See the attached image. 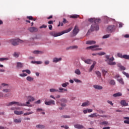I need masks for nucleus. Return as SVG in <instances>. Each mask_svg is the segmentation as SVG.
I'll return each mask as SVG.
<instances>
[{
  "mask_svg": "<svg viewBox=\"0 0 129 129\" xmlns=\"http://www.w3.org/2000/svg\"><path fill=\"white\" fill-rule=\"evenodd\" d=\"M95 24H92L91 26V31L92 32L93 31H98L99 30V26L98 24L101 22L100 19H94V21Z\"/></svg>",
  "mask_w": 129,
  "mask_h": 129,
  "instance_id": "f257e3e1",
  "label": "nucleus"
},
{
  "mask_svg": "<svg viewBox=\"0 0 129 129\" xmlns=\"http://www.w3.org/2000/svg\"><path fill=\"white\" fill-rule=\"evenodd\" d=\"M72 29H73V28L71 27L68 29L66 30L65 32H59V33H56L54 31L51 32L50 33V36H52L53 37H59V36H62V35H63V34H65V33H69V32H70L72 30Z\"/></svg>",
  "mask_w": 129,
  "mask_h": 129,
  "instance_id": "f03ea898",
  "label": "nucleus"
},
{
  "mask_svg": "<svg viewBox=\"0 0 129 129\" xmlns=\"http://www.w3.org/2000/svg\"><path fill=\"white\" fill-rule=\"evenodd\" d=\"M10 42L13 46H18L20 43L23 44V43H25L26 41L22 40L19 38H16L10 40Z\"/></svg>",
  "mask_w": 129,
  "mask_h": 129,
  "instance_id": "7ed1b4c3",
  "label": "nucleus"
},
{
  "mask_svg": "<svg viewBox=\"0 0 129 129\" xmlns=\"http://www.w3.org/2000/svg\"><path fill=\"white\" fill-rule=\"evenodd\" d=\"M105 58L107 59H105V61L107 62L108 65H116V62L113 61H114V57L109 58V55H106Z\"/></svg>",
  "mask_w": 129,
  "mask_h": 129,
  "instance_id": "20e7f679",
  "label": "nucleus"
},
{
  "mask_svg": "<svg viewBox=\"0 0 129 129\" xmlns=\"http://www.w3.org/2000/svg\"><path fill=\"white\" fill-rule=\"evenodd\" d=\"M78 33H79V28L78 27V26L76 25L73 30V35L76 36Z\"/></svg>",
  "mask_w": 129,
  "mask_h": 129,
  "instance_id": "39448f33",
  "label": "nucleus"
},
{
  "mask_svg": "<svg viewBox=\"0 0 129 129\" xmlns=\"http://www.w3.org/2000/svg\"><path fill=\"white\" fill-rule=\"evenodd\" d=\"M28 31L30 33H37L38 32V28L36 27H30L28 28Z\"/></svg>",
  "mask_w": 129,
  "mask_h": 129,
  "instance_id": "423d86ee",
  "label": "nucleus"
},
{
  "mask_svg": "<svg viewBox=\"0 0 129 129\" xmlns=\"http://www.w3.org/2000/svg\"><path fill=\"white\" fill-rule=\"evenodd\" d=\"M115 30V26L114 25H110L107 27V31L109 32H113Z\"/></svg>",
  "mask_w": 129,
  "mask_h": 129,
  "instance_id": "0eeeda50",
  "label": "nucleus"
},
{
  "mask_svg": "<svg viewBox=\"0 0 129 129\" xmlns=\"http://www.w3.org/2000/svg\"><path fill=\"white\" fill-rule=\"evenodd\" d=\"M44 103L46 105H55V101L50 100L49 101H45Z\"/></svg>",
  "mask_w": 129,
  "mask_h": 129,
  "instance_id": "6e6552de",
  "label": "nucleus"
},
{
  "mask_svg": "<svg viewBox=\"0 0 129 129\" xmlns=\"http://www.w3.org/2000/svg\"><path fill=\"white\" fill-rule=\"evenodd\" d=\"M24 67V64L22 62H17L16 63V69H22Z\"/></svg>",
  "mask_w": 129,
  "mask_h": 129,
  "instance_id": "1a4fd4ad",
  "label": "nucleus"
},
{
  "mask_svg": "<svg viewBox=\"0 0 129 129\" xmlns=\"http://www.w3.org/2000/svg\"><path fill=\"white\" fill-rule=\"evenodd\" d=\"M74 127L77 129H82V128H84V126L80 124H76L74 125Z\"/></svg>",
  "mask_w": 129,
  "mask_h": 129,
  "instance_id": "9d476101",
  "label": "nucleus"
},
{
  "mask_svg": "<svg viewBox=\"0 0 129 129\" xmlns=\"http://www.w3.org/2000/svg\"><path fill=\"white\" fill-rule=\"evenodd\" d=\"M15 104H16L18 106H29L28 105H27L25 103H23L15 101Z\"/></svg>",
  "mask_w": 129,
  "mask_h": 129,
  "instance_id": "9b49d317",
  "label": "nucleus"
},
{
  "mask_svg": "<svg viewBox=\"0 0 129 129\" xmlns=\"http://www.w3.org/2000/svg\"><path fill=\"white\" fill-rule=\"evenodd\" d=\"M121 105L122 106H127L128 105V103H126V101L124 100H121L120 101Z\"/></svg>",
  "mask_w": 129,
  "mask_h": 129,
  "instance_id": "f8f14e48",
  "label": "nucleus"
},
{
  "mask_svg": "<svg viewBox=\"0 0 129 129\" xmlns=\"http://www.w3.org/2000/svg\"><path fill=\"white\" fill-rule=\"evenodd\" d=\"M62 60L61 57L59 58H57V57H54L53 59V63H58L59 61H61Z\"/></svg>",
  "mask_w": 129,
  "mask_h": 129,
  "instance_id": "ddd939ff",
  "label": "nucleus"
},
{
  "mask_svg": "<svg viewBox=\"0 0 129 129\" xmlns=\"http://www.w3.org/2000/svg\"><path fill=\"white\" fill-rule=\"evenodd\" d=\"M94 87V88H95V89H97L98 90H100L101 89H103V87L102 86H101L100 85H94L93 86Z\"/></svg>",
  "mask_w": 129,
  "mask_h": 129,
  "instance_id": "4468645a",
  "label": "nucleus"
},
{
  "mask_svg": "<svg viewBox=\"0 0 129 129\" xmlns=\"http://www.w3.org/2000/svg\"><path fill=\"white\" fill-rule=\"evenodd\" d=\"M14 113L16 115H21V114H24V112H23V111L15 110L14 111Z\"/></svg>",
  "mask_w": 129,
  "mask_h": 129,
  "instance_id": "2eb2a0df",
  "label": "nucleus"
},
{
  "mask_svg": "<svg viewBox=\"0 0 129 129\" xmlns=\"http://www.w3.org/2000/svg\"><path fill=\"white\" fill-rule=\"evenodd\" d=\"M59 90L58 92H60L61 93H64V91H65L66 92H67V91H68V90L67 89H64L62 87L59 88Z\"/></svg>",
  "mask_w": 129,
  "mask_h": 129,
  "instance_id": "dca6fc26",
  "label": "nucleus"
},
{
  "mask_svg": "<svg viewBox=\"0 0 129 129\" xmlns=\"http://www.w3.org/2000/svg\"><path fill=\"white\" fill-rule=\"evenodd\" d=\"M100 124L101 125H104V126H106V125H109L108 122H107V121H104L103 122H101L100 123Z\"/></svg>",
  "mask_w": 129,
  "mask_h": 129,
  "instance_id": "f3484780",
  "label": "nucleus"
},
{
  "mask_svg": "<svg viewBox=\"0 0 129 129\" xmlns=\"http://www.w3.org/2000/svg\"><path fill=\"white\" fill-rule=\"evenodd\" d=\"M88 105H90V102L89 101H87L86 102L83 103L82 104V106L83 107L88 106Z\"/></svg>",
  "mask_w": 129,
  "mask_h": 129,
  "instance_id": "a211bd4d",
  "label": "nucleus"
},
{
  "mask_svg": "<svg viewBox=\"0 0 129 129\" xmlns=\"http://www.w3.org/2000/svg\"><path fill=\"white\" fill-rule=\"evenodd\" d=\"M124 119H126L123 121L124 123L129 124V117H123Z\"/></svg>",
  "mask_w": 129,
  "mask_h": 129,
  "instance_id": "6ab92c4d",
  "label": "nucleus"
},
{
  "mask_svg": "<svg viewBox=\"0 0 129 129\" xmlns=\"http://www.w3.org/2000/svg\"><path fill=\"white\" fill-rule=\"evenodd\" d=\"M96 64V62L93 61L92 65L91 66L89 69V72H91V71L93 70V68H94V66H95Z\"/></svg>",
  "mask_w": 129,
  "mask_h": 129,
  "instance_id": "aec40b11",
  "label": "nucleus"
},
{
  "mask_svg": "<svg viewBox=\"0 0 129 129\" xmlns=\"http://www.w3.org/2000/svg\"><path fill=\"white\" fill-rule=\"evenodd\" d=\"M96 42L93 40L88 41L86 42V44L88 45H94Z\"/></svg>",
  "mask_w": 129,
  "mask_h": 129,
  "instance_id": "412c9836",
  "label": "nucleus"
},
{
  "mask_svg": "<svg viewBox=\"0 0 129 129\" xmlns=\"http://www.w3.org/2000/svg\"><path fill=\"white\" fill-rule=\"evenodd\" d=\"M96 55H99V56H103V55H105V52H101L98 53H92L93 56H96Z\"/></svg>",
  "mask_w": 129,
  "mask_h": 129,
  "instance_id": "4be33fe9",
  "label": "nucleus"
},
{
  "mask_svg": "<svg viewBox=\"0 0 129 129\" xmlns=\"http://www.w3.org/2000/svg\"><path fill=\"white\" fill-rule=\"evenodd\" d=\"M98 47H99V45H92V46L87 47L86 48V49H94V48H98Z\"/></svg>",
  "mask_w": 129,
  "mask_h": 129,
  "instance_id": "5701e85b",
  "label": "nucleus"
},
{
  "mask_svg": "<svg viewBox=\"0 0 129 129\" xmlns=\"http://www.w3.org/2000/svg\"><path fill=\"white\" fill-rule=\"evenodd\" d=\"M117 67H119L121 70H125V67L122 66L120 63H117Z\"/></svg>",
  "mask_w": 129,
  "mask_h": 129,
  "instance_id": "b1692460",
  "label": "nucleus"
},
{
  "mask_svg": "<svg viewBox=\"0 0 129 129\" xmlns=\"http://www.w3.org/2000/svg\"><path fill=\"white\" fill-rule=\"evenodd\" d=\"M121 95H122V94L120 92H118L117 93L113 94V96L114 97H118L119 96H121Z\"/></svg>",
  "mask_w": 129,
  "mask_h": 129,
  "instance_id": "393cba45",
  "label": "nucleus"
},
{
  "mask_svg": "<svg viewBox=\"0 0 129 129\" xmlns=\"http://www.w3.org/2000/svg\"><path fill=\"white\" fill-rule=\"evenodd\" d=\"M33 54H44V52L43 51H39V50H34L33 51Z\"/></svg>",
  "mask_w": 129,
  "mask_h": 129,
  "instance_id": "a878e982",
  "label": "nucleus"
},
{
  "mask_svg": "<svg viewBox=\"0 0 129 129\" xmlns=\"http://www.w3.org/2000/svg\"><path fill=\"white\" fill-rule=\"evenodd\" d=\"M84 61L85 63H86V64H91V63H92V60L89 59L84 60Z\"/></svg>",
  "mask_w": 129,
  "mask_h": 129,
  "instance_id": "bb28decb",
  "label": "nucleus"
},
{
  "mask_svg": "<svg viewBox=\"0 0 129 129\" xmlns=\"http://www.w3.org/2000/svg\"><path fill=\"white\" fill-rule=\"evenodd\" d=\"M70 18L71 19H77V18H79V15L76 14L71 15Z\"/></svg>",
  "mask_w": 129,
  "mask_h": 129,
  "instance_id": "cd10ccee",
  "label": "nucleus"
},
{
  "mask_svg": "<svg viewBox=\"0 0 129 129\" xmlns=\"http://www.w3.org/2000/svg\"><path fill=\"white\" fill-rule=\"evenodd\" d=\"M99 115L97 114V113H93L89 115V117H97Z\"/></svg>",
  "mask_w": 129,
  "mask_h": 129,
  "instance_id": "c85d7f7f",
  "label": "nucleus"
},
{
  "mask_svg": "<svg viewBox=\"0 0 129 129\" xmlns=\"http://www.w3.org/2000/svg\"><path fill=\"white\" fill-rule=\"evenodd\" d=\"M117 81H118V82H119V83H120L122 85L124 84V82H123V79H122V78H120V79H117Z\"/></svg>",
  "mask_w": 129,
  "mask_h": 129,
  "instance_id": "c756f323",
  "label": "nucleus"
},
{
  "mask_svg": "<svg viewBox=\"0 0 129 129\" xmlns=\"http://www.w3.org/2000/svg\"><path fill=\"white\" fill-rule=\"evenodd\" d=\"M9 60L8 57H2L0 58V62H4V61H8Z\"/></svg>",
  "mask_w": 129,
  "mask_h": 129,
  "instance_id": "7c9ffc66",
  "label": "nucleus"
},
{
  "mask_svg": "<svg viewBox=\"0 0 129 129\" xmlns=\"http://www.w3.org/2000/svg\"><path fill=\"white\" fill-rule=\"evenodd\" d=\"M37 128H45V125L42 124H38L36 125Z\"/></svg>",
  "mask_w": 129,
  "mask_h": 129,
  "instance_id": "2f4dec72",
  "label": "nucleus"
},
{
  "mask_svg": "<svg viewBox=\"0 0 129 129\" xmlns=\"http://www.w3.org/2000/svg\"><path fill=\"white\" fill-rule=\"evenodd\" d=\"M32 64H42V62L41 61H32Z\"/></svg>",
  "mask_w": 129,
  "mask_h": 129,
  "instance_id": "473e14b6",
  "label": "nucleus"
},
{
  "mask_svg": "<svg viewBox=\"0 0 129 129\" xmlns=\"http://www.w3.org/2000/svg\"><path fill=\"white\" fill-rule=\"evenodd\" d=\"M14 121L16 123H21L22 120L21 119H15L14 120Z\"/></svg>",
  "mask_w": 129,
  "mask_h": 129,
  "instance_id": "72a5a7b5",
  "label": "nucleus"
},
{
  "mask_svg": "<svg viewBox=\"0 0 129 129\" xmlns=\"http://www.w3.org/2000/svg\"><path fill=\"white\" fill-rule=\"evenodd\" d=\"M26 80H27V81H33V80H34V78H32L30 76H28L27 78H26Z\"/></svg>",
  "mask_w": 129,
  "mask_h": 129,
  "instance_id": "f704fd0d",
  "label": "nucleus"
},
{
  "mask_svg": "<svg viewBox=\"0 0 129 129\" xmlns=\"http://www.w3.org/2000/svg\"><path fill=\"white\" fill-rule=\"evenodd\" d=\"M34 113V112L33 111H30V112H27L26 113H25L23 115L24 116H26V115H30V114H33Z\"/></svg>",
  "mask_w": 129,
  "mask_h": 129,
  "instance_id": "c9c22d12",
  "label": "nucleus"
},
{
  "mask_svg": "<svg viewBox=\"0 0 129 129\" xmlns=\"http://www.w3.org/2000/svg\"><path fill=\"white\" fill-rule=\"evenodd\" d=\"M75 73L76 74H77V75H80L81 74V72H80V70L79 69H77L75 71Z\"/></svg>",
  "mask_w": 129,
  "mask_h": 129,
  "instance_id": "e433bc0d",
  "label": "nucleus"
},
{
  "mask_svg": "<svg viewBox=\"0 0 129 129\" xmlns=\"http://www.w3.org/2000/svg\"><path fill=\"white\" fill-rule=\"evenodd\" d=\"M67 85H69V83L66 82V83H63V84H61V86L62 87H67Z\"/></svg>",
  "mask_w": 129,
  "mask_h": 129,
  "instance_id": "4c0bfd02",
  "label": "nucleus"
},
{
  "mask_svg": "<svg viewBox=\"0 0 129 129\" xmlns=\"http://www.w3.org/2000/svg\"><path fill=\"white\" fill-rule=\"evenodd\" d=\"M3 92L8 93V92H11V90L10 89H5L3 90Z\"/></svg>",
  "mask_w": 129,
  "mask_h": 129,
  "instance_id": "58836bf2",
  "label": "nucleus"
},
{
  "mask_svg": "<svg viewBox=\"0 0 129 129\" xmlns=\"http://www.w3.org/2000/svg\"><path fill=\"white\" fill-rule=\"evenodd\" d=\"M49 91L50 92H58L59 90H56L55 89H50Z\"/></svg>",
  "mask_w": 129,
  "mask_h": 129,
  "instance_id": "ea45409f",
  "label": "nucleus"
},
{
  "mask_svg": "<svg viewBox=\"0 0 129 129\" xmlns=\"http://www.w3.org/2000/svg\"><path fill=\"white\" fill-rule=\"evenodd\" d=\"M15 103L16 101L11 102L8 104V106H12V105H14V104H15Z\"/></svg>",
  "mask_w": 129,
  "mask_h": 129,
  "instance_id": "a19ab883",
  "label": "nucleus"
},
{
  "mask_svg": "<svg viewBox=\"0 0 129 129\" xmlns=\"http://www.w3.org/2000/svg\"><path fill=\"white\" fill-rule=\"evenodd\" d=\"M35 100V98L33 97H28V101H34Z\"/></svg>",
  "mask_w": 129,
  "mask_h": 129,
  "instance_id": "79ce46f5",
  "label": "nucleus"
},
{
  "mask_svg": "<svg viewBox=\"0 0 129 129\" xmlns=\"http://www.w3.org/2000/svg\"><path fill=\"white\" fill-rule=\"evenodd\" d=\"M109 83L111 85H115V81H114L113 80L110 81Z\"/></svg>",
  "mask_w": 129,
  "mask_h": 129,
  "instance_id": "37998d69",
  "label": "nucleus"
},
{
  "mask_svg": "<svg viewBox=\"0 0 129 129\" xmlns=\"http://www.w3.org/2000/svg\"><path fill=\"white\" fill-rule=\"evenodd\" d=\"M96 74H97L98 77L101 78V73L99 71H96Z\"/></svg>",
  "mask_w": 129,
  "mask_h": 129,
  "instance_id": "c03bdc74",
  "label": "nucleus"
},
{
  "mask_svg": "<svg viewBox=\"0 0 129 129\" xmlns=\"http://www.w3.org/2000/svg\"><path fill=\"white\" fill-rule=\"evenodd\" d=\"M22 72H26L27 74H30L31 73V71H30L29 70H24L22 71Z\"/></svg>",
  "mask_w": 129,
  "mask_h": 129,
  "instance_id": "a18cd8bd",
  "label": "nucleus"
},
{
  "mask_svg": "<svg viewBox=\"0 0 129 129\" xmlns=\"http://www.w3.org/2000/svg\"><path fill=\"white\" fill-rule=\"evenodd\" d=\"M110 36V35H109V34H106V35H104V36L102 37V38H103V39H107V38H109Z\"/></svg>",
  "mask_w": 129,
  "mask_h": 129,
  "instance_id": "49530a36",
  "label": "nucleus"
},
{
  "mask_svg": "<svg viewBox=\"0 0 129 129\" xmlns=\"http://www.w3.org/2000/svg\"><path fill=\"white\" fill-rule=\"evenodd\" d=\"M21 77H26V76H28V75L26 73L21 74L19 75Z\"/></svg>",
  "mask_w": 129,
  "mask_h": 129,
  "instance_id": "de8ad7c7",
  "label": "nucleus"
},
{
  "mask_svg": "<svg viewBox=\"0 0 129 129\" xmlns=\"http://www.w3.org/2000/svg\"><path fill=\"white\" fill-rule=\"evenodd\" d=\"M117 56L119 57V58H123V55H122V54L120 53H117Z\"/></svg>",
  "mask_w": 129,
  "mask_h": 129,
  "instance_id": "09e8293b",
  "label": "nucleus"
},
{
  "mask_svg": "<svg viewBox=\"0 0 129 129\" xmlns=\"http://www.w3.org/2000/svg\"><path fill=\"white\" fill-rule=\"evenodd\" d=\"M19 53L18 52H15L13 54V56L14 57H15L16 58H18V57H19Z\"/></svg>",
  "mask_w": 129,
  "mask_h": 129,
  "instance_id": "8fccbe9b",
  "label": "nucleus"
},
{
  "mask_svg": "<svg viewBox=\"0 0 129 129\" xmlns=\"http://www.w3.org/2000/svg\"><path fill=\"white\" fill-rule=\"evenodd\" d=\"M27 19H28L30 21H33L34 20L33 16H27Z\"/></svg>",
  "mask_w": 129,
  "mask_h": 129,
  "instance_id": "3c124183",
  "label": "nucleus"
},
{
  "mask_svg": "<svg viewBox=\"0 0 129 129\" xmlns=\"http://www.w3.org/2000/svg\"><path fill=\"white\" fill-rule=\"evenodd\" d=\"M70 48H71V49H78V46L76 45H74V46H70Z\"/></svg>",
  "mask_w": 129,
  "mask_h": 129,
  "instance_id": "603ef678",
  "label": "nucleus"
},
{
  "mask_svg": "<svg viewBox=\"0 0 129 129\" xmlns=\"http://www.w3.org/2000/svg\"><path fill=\"white\" fill-rule=\"evenodd\" d=\"M102 72L104 76H105V75H106V73H107V71H105V70H103L102 71Z\"/></svg>",
  "mask_w": 129,
  "mask_h": 129,
  "instance_id": "864d4df0",
  "label": "nucleus"
},
{
  "mask_svg": "<svg viewBox=\"0 0 129 129\" xmlns=\"http://www.w3.org/2000/svg\"><path fill=\"white\" fill-rule=\"evenodd\" d=\"M60 101L61 103H66V102H67V100H66V99H61Z\"/></svg>",
  "mask_w": 129,
  "mask_h": 129,
  "instance_id": "5fc2aeb1",
  "label": "nucleus"
},
{
  "mask_svg": "<svg viewBox=\"0 0 129 129\" xmlns=\"http://www.w3.org/2000/svg\"><path fill=\"white\" fill-rule=\"evenodd\" d=\"M61 127H63L65 129H69V126H68V125H61Z\"/></svg>",
  "mask_w": 129,
  "mask_h": 129,
  "instance_id": "6e6d98bb",
  "label": "nucleus"
},
{
  "mask_svg": "<svg viewBox=\"0 0 129 129\" xmlns=\"http://www.w3.org/2000/svg\"><path fill=\"white\" fill-rule=\"evenodd\" d=\"M62 23L63 24H67L68 23V21H67V20H66V19L63 18V21H62Z\"/></svg>",
  "mask_w": 129,
  "mask_h": 129,
  "instance_id": "4d7b16f0",
  "label": "nucleus"
},
{
  "mask_svg": "<svg viewBox=\"0 0 129 129\" xmlns=\"http://www.w3.org/2000/svg\"><path fill=\"white\" fill-rule=\"evenodd\" d=\"M89 22H90V23H93V22H94V19L93 18H90L88 20Z\"/></svg>",
  "mask_w": 129,
  "mask_h": 129,
  "instance_id": "13d9d810",
  "label": "nucleus"
},
{
  "mask_svg": "<svg viewBox=\"0 0 129 129\" xmlns=\"http://www.w3.org/2000/svg\"><path fill=\"white\" fill-rule=\"evenodd\" d=\"M74 81L75 82H80V83H81V82H82L81 81H80V80L77 79H75Z\"/></svg>",
  "mask_w": 129,
  "mask_h": 129,
  "instance_id": "bf43d9fd",
  "label": "nucleus"
},
{
  "mask_svg": "<svg viewBox=\"0 0 129 129\" xmlns=\"http://www.w3.org/2000/svg\"><path fill=\"white\" fill-rule=\"evenodd\" d=\"M43 28H47V25H42L40 27V29H43Z\"/></svg>",
  "mask_w": 129,
  "mask_h": 129,
  "instance_id": "052dcab7",
  "label": "nucleus"
},
{
  "mask_svg": "<svg viewBox=\"0 0 129 129\" xmlns=\"http://www.w3.org/2000/svg\"><path fill=\"white\" fill-rule=\"evenodd\" d=\"M1 85L2 86H3V87H5V86H9V84H5V83H2L1 84Z\"/></svg>",
  "mask_w": 129,
  "mask_h": 129,
  "instance_id": "680f3d73",
  "label": "nucleus"
},
{
  "mask_svg": "<svg viewBox=\"0 0 129 129\" xmlns=\"http://www.w3.org/2000/svg\"><path fill=\"white\" fill-rule=\"evenodd\" d=\"M83 112L85 114H86V113H87V112H88V110H84L83 111Z\"/></svg>",
  "mask_w": 129,
  "mask_h": 129,
  "instance_id": "e2e57ef3",
  "label": "nucleus"
},
{
  "mask_svg": "<svg viewBox=\"0 0 129 129\" xmlns=\"http://www.w3.org/2000/svg\"><path fill=\"white\" fill-rule=\"evenodd\" d=\"M107 102L111 105H113V104L112 103V102L111 101H107Z\"/></svg>",
  "mask_w": 129,
  "mask_h": 129,
  "instance_id": "0e129e2a",
  "label": "nucleus"
},
{
  "mask_svg": "<svg viewBox=\"0 0 129 129\" xmlns=\"http://www.w3.org/2000/svg\"><path fill=\"white\" fill-rule=\"evenodd\" d=\"M87 110H88V112H89V113L92 112V111H93V110H92V109H89Z\"/></svg>",
  "mask_w": 129,
  "mask_h": 129,
  "instance_id": "69168bd1",
  "label": "nucleus"
},
{
  "mask_svg": "<svg viewBox=\"0 0 129 129\" xmlns=\"http://www.w3.org/2000/svg\"><path fill=\"white\" fill-rule=\"evenodd\" d=\"M124 38H129V35L128 34H125L124 35Z\"/></svg>",
  "mask_w": 129,
  "mask_h": 129,
  "instance_id": "338daca9",
  "label": "nucleus"
},
{
  "mask_svg": "<svg viewBox=\"0 0 129 129\" xmlns=\"http://www.w3.org/2000/svg\"><path fill=\"white\" fill-rule=\"evenodd\" d=\"M103 129H110V127L108 126V127H104Z\"/></svg>",
  "mask_w": 129,
  "mask_h": 129,
  "instance_id": "774afa93",
  "label": "nucleus"
}]
</instances>
